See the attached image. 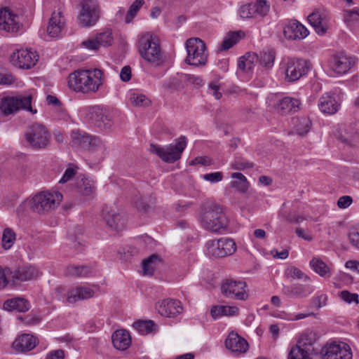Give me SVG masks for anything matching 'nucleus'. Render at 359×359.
I'll use <instances>...</instances> for the list:
<instances>
[{
    "mask_svg": "<svg viewBox=\"0 0 359 359\" xmlns=\"http://www.w3.org/2000/svg\"><path fill=\"white\" fill-rule=\"evenodd\" d=\"M102 76L99 69L76 70L68 76V86L76 93H95L102 86Z\"/></svg>",
    "mask_w": 359,
    "mask_h": 359,
    "instance_id": "nucleus-1",
    "label": "nucleus"
},
{
    "mask_svg": "<svg viewBox=\"0 0 359 359\" xmlns=\"http://www.w3.org/2000/svg\"><path fill=\"white\" fill-rule=\"evenodd\" d=\"M201 226L206 230L222 233L229 226V220L222 209L216 204L203 207L200 216Z\"/></svg>",
    "mask_w": 359,
    "mask_h": 359,
    "instance_id": "nucleus-2",
    "label": "nucleus"
},
{
    "mask_svg": "<svg viewBox=\"0 0 359 359\" xmlns=\"http://www.w3.org/2000/svg\"><path fill=\"white\" fill-rule=\"evenodd\" d=\"M138 51L145 60L160 65L163 62V56L160 46L154 41L152 35L145 34L142 35L137 42Z\"/></svg>",
    "mask_w": 359,
    "mask_h": 359,
    "instance_id": "nucleus-3",
    "label": "nucleus"
},
{
    "mask_svg": "<svg viewBox=\"0 0 359 359\" xmlns=\"http://www.w3.org/2000/svg\"><path fill=\"white\" fill-rule=\"evenodd\" d=\"M32 102L31 95L6 97L1 101L0 111L4 116H8L22 109L34 114L37 111L32 108Z\"/></svg>",
    "mask_w": 359,
    "mask_h": 359,
    "instance_id": "nucleus-4",
    "label": "nucleus"
},
{
    "mask_svg": "<svg viewBox=\"0 0 359 359\" xmlns=\"http://www.w3.org/2000/svg\"><path fill=\"white\" fill-rule=\"evenodd\" d=\"M280 69L284 71L286 81L294 82L308 73L309 62L306 60L287 57L282 60Z\"/></svg>",
    "mask_w": 359,
    "mask_h": 359,
    "instance_id": "nucleus-5",
    "label": "nucleus"
},
{
    "mask_svg": "<svg viewBox=\"0 0 359 359\" xmlns=\"http://www.w3.org/2000/svg\"><path fill=\"white\" fill-rule=\"evenodd\" d=\"M62 200V195L60 192L41 191L32 198L29 204L33 211L43 214L57 207Z\"/></svg>",
    "mask_w": 359,
    "mask_h": 359,
    "instance_id": "nucleus-6",
    "label": "nucleus"
},
{
    "mask_svg": "<svg viewBox=\"0 0 359 359\" xmlns=\"http://www.w3.org/2000/svg\"><path fill=\"white\" fill-rule=\"evenodd\" d=\"M175 141V144H170L165 147L151 144L150 151L156 154L166 163H174L180 158L182 153L187 146V139L184 136H181Z\"/></svg>",
    "mask_w": 359,
    "mask_h": 359,
    "instance_id": "nucleus-7",
    "label": "nucleus"
},
{
    "mask_svg": "<svg viewBox=\"0 0 359 359\" xmlns=\"http://www.w3.org/2000/svg\"><path fill=\"white\" fill-rule=\"evenodd\" d=\"M187 56L185 62L189 65H205L208 61V52L205 43L199 38H191L186 41Z\"/></svg>",
    "mask_w": 359,
    "mask_h": 359,
    "instance_id": "nucleus-8",
    "label": "nucleus"
},
{
    "mask_svg": "<svg viewBox=\"0 0 359 359\" xmlns=\"http://www.w3.org/2000/svg\"><path fill=\"white\" fill-rule=\"evenodd\" d=\"M28 145L34 149H42L50 143V135L46 127L40 123H33L25 134Z\"/></svg>",
    "mask_w": 359,
    "mask_h": 359,
    "instance_id": "nucleus-9",
    "label": "nucleus"
},
{
    "mask_svg": "<svg viewBox=\"0 0 359 359\" xmlns=\"http://www.w3.org/2000/svg\"><path fill=\"white\" fill-rule=\"evenodd\" d=\"M86 118L96 128L102 131H109L113 121L109 113L99 105L88 106L83 109Z\"/></svg>",
    "mask_w": 359,
    "mask_h": 359,
    "instance_id": "nucleus-10",
    "label": "nucleus"
},
{
    "mask_svg": "<svg viewBox=\"0 0 359 359\" xmlns=\"http://www.w3.org/2000/svg\"><path fill=\"white\" fill-rule=\"evenodd\" d=\"M79 6L80 11L77 18L79 23L84 27L94 26L100 13L97 2L95 0H83Z\"/></svg>",
    "mask_w": 359,
    "mask_h": 359,
    "instance_id": "nucleus-11",
    "label": "nucleus"
},
{
    "mask_svg": "<svg viewBox=\"0 0 359 359\" xmlns=\"http://www.w3.org/2000/svg\"><path fill=\"white\" fill-rule=\"evenodd\" d=\"M65 289L62 287L55 289V297L57 300L74 304L79 300H85L93 297L95 294L94 290L89 287L78 286L69 290L63 294Z\"/></svg>",
    "mask_w": 359,
    "mask_h": 359,
    "instance_id": "nucleus-12",
    "label": "nucleus"
},
{
    "mask_svg": "<svg viewBox=\"0 0 359 359\" xmlns=\"http://www.w3.org/2000/svg\"><path fill=\"white\" fill-rule=\"evenodd\" d=\"M38 60L39 55L32 48L16 50L11 56V62L20 69H31Z\"/></svg>",
    "mask_w": 359,
    "mask_h": 359,
    "instance_id": "nucleus-13",
    "label": "nucleus"
},
{
    "mask_svg": "<svg viewBox=\"0 0 359 359\" xmlns=\"http://www.w3.org/2000/svg\"><path fill=\"white\" fill-rule=\"evenodd\" d=\"M246 286L244 281L226 279L221 285V292L227 298L244 300L248 297Z\"/></svg>",
    "mask_w": 359,
    "mask_h": 359,
    "instance_id": "nucleus-14",
    "label": "nucleus"
},
{
    "mask_svg": "<svg viewBox=\"0 0 359 359\" xmlns=\"http://www.w3.org/2000/svg\"><path fill=\"white\" fill-rule=\"evenodd\" d=\"M209 252L218 257L232 255L236 249V243L231 238H222L219 240L210 241L208 243Z\"/></svg>",
    "mask_w": 359,
    "mask_h": 359,
    "instance_id": "nucleus-15",
    "label": "nucleus"
},
{
    "mask_svg": "<svg viewBox=\"0 0 359 359\" xmlns=\"http://www.w3.org/2000/svg\"><path fill=\"white\" fill-rule=\"evenodd\" d=\"M308 21L318 35H324L329 28L330 15L326 10L316 9L308 16Z\"/></svg>",
    "mask_w": 359,
    "mask_h": 359,
    "instance_id": "nucleus-16",
    "label": "nucleus"
},
{
    "mask_svg": "<svg viewBox=\"0 0 359 359\" xmlns=\"http://www.w3.org/2000/svg\"><path fill=\"white\" fill-rule=\"evenodd\" d=\"M322 359H352L351 348L345 344L342 346L333 343L325 345L320 351Z\"/></svg>",
    "mask_w": 359,
    "mask_h": 359,
    "instance_id": "nucleus-17",
    "label": "nucleus"
},
{
    "mask_svg": "<svg viewBox=\"0 0 359 359\" xmlns=\"http://www.w3.org/2000/svg\"><path fill=\"white\" fill-rule=\"evenodd\" d=\"M355 63V57L346 55L344 52L333 55L330 61L331 69L338 74L346 73Z\"/></svg>",
    "mask_w": 359,
    "mask_h": 359,
    "instance_id": "nucleus-18",
    "label": "nucleus"
},
{
    "mask_svg": "<svg viewBox=\"0 0 359 359\" xmlns=\"http://www.w3.org/2000/svg\"><path fill=\"white\" fill-rule=\"evenodd\" d=\"M340 105L339 95L332 93H325L322 95L318 103L320 111L326 114H335L339 109Z\"/></svg>",
    "mask_w": 359,
    "mask_h": 359,
    "instance_id": "nucleus-19",
    "label": "nucleus"
},
{
    "mask_svg": "<svg viewBox=\"0 0 359 359\" xmlns=\"http://www.w3.org/2000/svg\"><path fill=\"white\" fill-rule=\"evenodd\" d=\"M308 29L296 20H290L283 27L285 37L290 40H301L309 35Z\"/></svg>",
    "mask_w": 359,
    "mask_h": 359,
    "instance_id": "nucleus-20",
    "label": "nucleus"
},
{
    "mask_svg": "<svg viewBox=\"0 0 359 359\" xmlns=\"http://www.w3.org/2000/svg\"><path fill=\"white\" fill-rule=\"evenodd\" d=\"M73 142L81 148L88 151H95L103 146L102 142L99 137L91 136L86 133H74L73 136Z\"/></svg>",
    "mask_w": 359,
    "mask_h": 359,
    "instance_id": "nucleus-21",
    "label": "nucleus"
},
{
    "mask_svg": "<svg viewBox=\"0 0 359 359\" xmlns=\"http://www.w3.org/2000/svg\"><path fill=\"white\" fill-rule=\"evenodd\" d=\"M224 344L226 348L236 355L245 353L249 348L248 341L233 332L229 334Z\"/></svg>",
    "mask_w": 359,
    "mask_h": 359,
    "instance_id": "nucleus-22",
    "label": "nucleus"
},
{
    "mask_svg": "<svg viewBox=\"0 0 359 359\" xmlns=\"http://www.w3.org/2000/svg\"><path fill=\"white\" fill-rule=\"evenodd\" d=\"M157 310L162 316L174 318L182 312V306L178 300L165 299L158 305Z\"/></svg>",
    "mask_w": 359,
    "mask_h": 359,
    "instance_id": "nucleus-23",
    "label": "nucleus"
},
{
    "mask_svg": "<svg viewBox=\"0 0 359 359\" xmlns=\"http://www.w3.org/2000/svg\"><path fill=\"white\" fill-rule=\"evenodd\" d=\"M110 30L97 34L95 38H90L83 41L82 44L89 50H97L100 46H108L111 44L113 37Z\"/></svg>",
    "mask_w": 359,
    "mask_h": 359,
    "instance_id": "nucleus-24",
    "label": "nucleus"
},
{
    "mask_svg": "<svg viewBox=\"0 0 359 359\" xmlns=\"http://www.w3.org/2000/svg\"><path fill=\"white\" fill-rule=\"evenodd\" d=\"M102 215L107 225L111 230L118 231L123 229L125 219L115 209L106 208L102 210Z\"/></svg>",
    "mask_w": 359,
    "mask_h": 359,
    "instance_id": "nucleus-25",
    "label": "nucleus"
},
{
    "mask_svg": "<svg viewBox=\"0 0 359 359\" xmlns=\"http://www.w3.org/2000/svg\"><path fill=\"white\" fill-rule=\"evenodd\" d=\"M17 15L13 14L10 9L4 8L0 10V29L8 32H15L19 29L20 25L16 22Z\"/></svg>",
    "mask_w": 359,
    "mask_h": 359,
    "instance_id": "nucleus-26",
    "label": "nucleus"
},
{
    "mask_svg": "<svg viewBox=\"0 0 359 359\" xmlns=\"http://www.w3.org/2000/svg\"><path fill=\"white\" fill-rule=\"evenodd\" d=\"M65 27V18L60 11H54L49 20L46 32L50 37H59Z\"/></svg>",
    "mask_w": 359,
    "mask_h": 359,
    "instance_id": "nucleus-27",
    "label": "nucleus"
},
{
    "mask_svg": "<svg viewBox=\"0 0 359 359\" xmlns=\"http://www.w3.org/2000/svg\"><path fill=\"white\" fill-rule=\"evenodd\" d=\"M316 341V334L312 331H306L304 332L296 345L302 348L307 354L313 355H318V350L315 348L314 344Z\"/></svg>",
    "mask_w": 359,
    "mask_h": 359,
    "instance_id": "nucleus-28",
    "label": "nucleus"
},
{
    "mask_svg": "<svg viewBox=\"0 0 359 359\" xmlns=\"http://www.w3.org/2000/svg\"><path fill=\"white\" fill-rule=\"evenodd\" d=\"M313 291V289L309 285L302 284H293L290 286H284L283 288V294L290 297L304 298Z\"/></svg>",
    "mask_w": 359,
    "mask_h": 359,
    "instance_id": "nucleus-29",
    "label": "nucleus"
},
{
    "mask_svg": "<svg viewBox=\"0 0 359 359\" xmlns=\"http://www.w3.org/2000/svg\"><path fill=\"white\" fill-rule=\"evenodd\" d=\"M299 101L297 99L285 97L280 100L274 108L281 115H285L299 109Z\"/></svg>",
    "mask_w": 359,
    "mask_h": 359,
    "instance_id": "nucleus-30",
    "label": "nucleus"
},
{
    "mask_svg": "<svg viewBox=\"0 0 359 359\" xmlns=\"http://www.w3.org/2000/svg\"><path fill=\"white\" fill-rule=\"evenodd\" d=\"M111 340L115 348L121 351L126 350L131 344V337L128 332L125 330H116Z\"/></svg>",
    "mask_w": 359,
    "mask_h": 359,
    "instance_id": "nucleus-31",
    "label": "nucleus"
},
{
    "mask_svg": "<svg viewBox=\"0 0 359 359\" xmlns=\"http://www.w3.org/2000/svg\"><path fill=\"white\" fill-rule=\"evenodd\" d=\"M74 186L76 191L82 196H93L95 192L94 182L84 176H78Z\"/></svg>",
    "mask_w": 359,
    "mask_h": 359,
    "instance_id": "nucleus-32",
    "label": "nucleus"
},
{
    "mask_svg": "<svg viewBox=\"0 0 359 359\" xmlns=\"http://www.w3.org/2000/svg\"><path fill=\"white\" fill-rule=\"evenodd\" d=\"M11 273L13 282L18 283L36 278L39 275V271L34 266H29L15 270Z\"/></svg>",
    "mask_w": 359,
    "mask_h": 359,
    "instance_id": "nucleus-33",
    "label": "nucleus"
},
{
    "mask_svg": "<svg viewBox=\"0 0 359 359\" xmlns=\"http://www.w3.org/2000/svg\"><path fill=\"white\" fill-rule=\"evenodd\" d=\"M163 264L162 259L156 254L150 255L142 262V272L144 276H153Z\"/></svg>",
    "mask_w": 359,
    "mask_h": 359,
    "instance_id": "nucleus-34",
    "label": "nucleus"
},
{
    "mask_svg": "<svg viewBox=\"0 0 359 359\" xmlns=\"http://www.w3.org/2000/svg\"><path fill=\"white\" fill-rule=\"evenodd\" d=\"M36 345V338L31 334H24L15 339L13 343V348L21 352H26L32 350Z\"/></svg>",
    "mask_w": 359,
    "mask_h": 359,
    "instance_id": "nucleus-35",
    "label": "nucleus"
},
{
    "mask_svg": "<svg viewBox=\"0 0 359 359\" xmlns=\"http://www.w3.org/2000/svg\"><path fill=\"white\" fill-rule=\"evenodd\" d=\"M344 142L353 145L359 142V121L348 125L344 129V135L341 136Z\"/></svg>",
    "mask_w": 359,
    "mask_h": 359,
    "instance_id": "nucleus-36",
    "label": "nucleus"
},
{
    "mask_svg": "<svg viewBox=\"0 0 359 359\" xmlns=\"http://www.w3.org/2000/svg\"><path fill=\"white\" fill-rule=\"evenodd\" d=\"M30 308L29 302L24 298L15 297L6 300L4 303V309L7 311L26 312Z\"/></svg>",
    "mask_w": 359,
    "mask_h": 359,
    "instance_id": "nucleus-37",
    "label": "nucleus"
},
{
    "mask_svg": "<svg viewBox=\"0 0 359 359\" xmlns=\"http://www.w3.org/2000/svg\"><path fill=\"white\" fill-rule=\"evenodd\" d=\"M244 36L245 33L241 30L228 32L218 48V50L224 51L230 49Z\"/></svg>",
    "mask_w": 359,
    "mask_h": 359,
    "instance_id": "nucleus-38",
    "label": "nucleus"
},
{
    "mask_svg": "<svg viewBox=\"0 0 359 359\" xmlns=\"http://www.w3.org/2000/svg\"><path fill=\"white\" fill-rule=\"evenodd\" d=\"M310 266L321 277L330 276L332 275V264H327L318 257H313L310 261Z\"/></svg>",
    "mask_w": 359,
    "mask_h": 359,
    "instance_id": "nucleus-39",
    "label": "nucleus"
},
{
    "mask_svg": "<svg viewBox=\"0 0 359 359\" xmlns=\"http://www.w3.org/2000/svg\"><path fill=\"white\" fill-rule=\"evenodd\" d=\"M259 60V55L255 53H247L238 59V67L243 72L251 70L255 62Z\"/></svg>",
    "mask_w": 359,
    "mask_h": 359,
    "instance_id": "nucleus-40",
    "label": "nucleus"
},
{
    "mask_svg": "<svg viewBox=\"0 0 359 359\" xmlns=\"http://www.w3.org/2000/svg\"><path fill=\"white\" fill-rule=\"evenodd\" d=\"M294 124L296 133L300 136L307 134L312 126L311 121L306 116L297 118Z\"/></svg>",
    "mask_w": 359,
    "mask_h": 359,
    "instance_id": "nucleus-41",
    "label": "nucleus"
},
{
    "mask_svg": "<svg viewBox=\"0 0 359 359\" xmlns=\"http://www.w3.org/2000/svg\"><path fill=\"white\" fill-rule=\"evenodd\" d=\"M232 178L236 179V180L231 182V187L236 189L238 192L244 194L245 193L249 187L247 178L241 172H233L231 175Z\"/></svg>",
    "mask_w": 359,
    "mask_h": 359,
    "instance_id": "nucleus-42",
    "label": "nucleus"
},
{
    "mask_svg": "<svg viewBox=\"0 0 359 359\" xmlns=\"http://www.w3.org/2000/svg\"><path fill=\"white\" fill-rule=\"evenodd\" d=\"M66 274L69 276L88 277L93 274V270L88 266H70L67 267Z\"/></svg>",
    "mask_w": 359,
    "mask_h": 359,
    "instance_id": "nucleus-43",
    "label": "nucleus"
},
{
    "mask_svg": "<svg viewBox=\"0 0 359 359\" xmlns=\"http://www.w3.org/2000/svg\"><path fill=\"white\" fill-rule=\"evenodd\" d=\"M275 57L276 53L273 50L262 51L259 55L258 62L264 68L271 69L273 66Z\"/></svg>",
    "mask_w": 359,
    "mask_h": 359,
    "instance_id": "nucleus-44",
    "label": "nucleus"
},
{
    "mask_svg": "<svg viewBox=\"0 0 359 359\" xmlns=\"http://www.w3.org/2000/svg\"><path fill=\"white\" fill-rule=\"evenodd\" d=\"M344 20L349 27L359 25V8L355 7L353 9L345 11Z\"/></svg>",
    "mask_w": 359,
    "mask_h": 359,
    "instance_id": "nucleus-45",
    "label": "nucleus"
},
{
    "mask_svg": "<svg viewBox=\"0 0 359 359\" xmlns=\"http://www.w3.org/2000/svg\"><path fill=\"white\" fill-rule=\"evenodd\" d=\"M182 82H184V80L182 79V74H177V76L170 78L165 81L163 86L164 88L172 92L182 88Z\"/></svg>",
    "mask_w": 359,
    "mask_h": 359,
    "instance_id": "nucleus-46",
    "label": "nucleus"
},
{
    "mask_svg": "<svg viewBox=\"0 0 359 359\" xmlns=\"http://www.w3.org/2000/svg\"><path fill=\"white\" fill-rule=\"evenodd\" d=\"M155 325L152 320H138L133 324V327L141 334H147L153 331Z\"/></svg>",
    "mask_w": 359,
    "mask_h": 359,
    "instance_id": "nucleus-47",
    "label": "nucleus"
},
{
    "mask_svg": "<svg viewBox=\"0 0 359 359\" xmlns=\"http://www.w3.org/2000/svg\"><path fill=\"white\" fill-rule=\"evenodd\" d=\"M316 355H313L312 354H307L304 352L302 348L299 347L297 345L293 346L289 353H288V359H313Z\"/></svg>",
    "mask_w": 359,
    "mask_h": 359,
    "instance_id": "nucleus-48",
    "label": "nucleus"
},
{
    "mask_svg": "<svg viewBox=\"0 0 359 359\" xmlns=\"http://www.w3.org/2000/svg\"><path fill=\"white\" fill-rule=\"evenodd\" d=\"M16 239L14 231L11 228H6L2 235V247L5 250L10 249Z\"/></svg>",
    "mask_w": 359,
    "mask_h": 359,
    "instance_id": "nucleus-49",
    "label": "nucleus"
},
{
    "mask_svg": "<svg viewBox=\"0 0 359 359\" xmlns=\"http://www.w3.org/2000/svg\"><path fill=\"white\" fill-rule=\"evenodd\" d=\"M252 3L257 15L265 17L268 15L270 10V4L268 1H256Z\"/></svg>",
    "mask_w": 359,
    "mask_h": 359,
    "instance_id": "nucleus-50",
    "label": "nucleus"
},
{
    "mask_svg": "<svg viewBox=\"0 0 359 359\" xmlns=\"http://www.w3.org/2000/svg\"><path fill=\"white\" fill-rule=\"evenodd\" d=\"M133 202L135 208L140 211L146 212L150 208V203H151V197L137 196L135 195L133 199Z\"/></svg>",
    "mask_w": 359,
    "mask_h": 359,
    "instance_id": "nucleus-51",
    "label": "nucleus"
},
{
    "mask_svg": "<svg viewBox=\"0 0 359 359\" xmlns=\"http://www.w3.org/2000/svg\"><path fill=\"white\" fill-rule=\"evenodd\" d=\"M144 4V0H135L130 6L129 10L126 14L125 21L126 23H130L134 17L137 15L140 8Z\"/></svg>",
    "mask_w": 359,
    "mask_h": 359,
    "instance_id": "nucleus-52",
    "label": "nucleus"
},
{
    "mask_svg": "<svg viewBox=\"0 0 359 359\" xmlns=\"http://www.w3.org/2000/svg\"><path fill=\"white\" fill-rule=\"evenodd\" d=\"M239 15L243 19L252 18L255 16L252 3L246 4L240 7L238 10Z\"/></svg>",
    "mask_w": 359,
    "mask_h": 359,
    "instance_id": "nucleus-53",
    "label": "nucleus"
},
{
    "mask_svg": "<svg viewBox=\"0 0 359 359\" xmlns=\"http://www.w3.org/2000/svg\"><path fill=\"white\" fill-rule=\"evenodd\" d=\"M130 100L137 107H145L150 104V100L143 94L133 93L130 97Z\"/></svg>",
    "mask_w": 359,
    "mask_h": 359,
    "instance_id": "nucleus-54",
    "label": "nucleus"
},
{
    "mask_svg": "<svg viewBox=\"0 0 359 359\" xmlns=\"http://www.w3.org/2000/svg\"><path fill=\"white\" fill-rule=\"evenodd\" d=\"M285 274L288 277L297 279H304L309 280L310 278L308 276L305 275L299 269L294 266H290L285 270Z\"/></svg>",
    "mask_w": 359,
    "mask_h": 359,
    "instance_id": "nucleus-55",
    "label": "nucleus"
},
{
    "mask_svg": "<svg viewBox=\"0 0 359 359\" xmlns=\"http://www.w3.org/2000/svg\"><path fill=\"white\" fill-rule=\"evenodd\" d=\"M339 297L342 300L348 304H351L353 302L355 303V304H359V296L356 293H351L348 290H342L339 293Z\"/></svg>",
    "mask_w": 359,
    "mask_h": 359,
    "instance_id": "nucleus-56",
    "label": "nucleus"
},
{
    "mask_svg": "<svg viewBox=\"0 0 359 359\" xmlns=\"http://www.w3.org/2000/svg\"><path fill=\"white\" fill-rule=\"evenodd\" d=\"M315 316V313L313 312H307V313H298V314L285 312V313H284L283 318L287 320H290V321H295V320H299L306 318L309 316Z\"/></svg>",
    "mask_w": 359,
    "mask_h": 359,
    "instance_id": "nucleus-57",
    "label": "nucleus"
},
{
    "mask_svg": "<svg viewBox=\"0 0 359 359\" xmlns=\"http://www.w3.org/2000/svg\"><path fill=\"white\" fill-rule=\"evenodd\" d=\"M348 238L351 244L359 250V224L350 231Z\"/></svg>",
    "mask_w": 359,
    "mask_h": 359,
    "instance_id": "nucleus-58",
    "label": "nucleus"
},
{
    "mask_svg": "<svg viewBox=\"0 0 359 359\" xmlns=\"http://www.w3.org/2000/svg\"><path fill=\"white\" fill-rule=\"evenodd\" d=\"M327 296L325 294L317 295L311 299V304L319 309L325 306L327 304Z\"/></svg>",
    "mask_w": 359,
    "mask_h": 359,
    "instance_id": "nucleus-59",
    "label": "nucleus"
},
{
    "mask_svg": "<svg viewBox=\"0 0 359 359\" xmlns=\"http://www.w3.org/2000/svg\"><path fill=\"white\" fill-rule=\"evenodd\" d=\"M182 79L184 80V82L193 84L196 86H201L202 79L199 76L193 74H182Z\"/></svg>",
    "mask_w": 359,
    "mask_h": 359,
    "instance_id": "nucleus-60",
    "label": "nucleus"
},
{
    "mask_svg": "<svg viewBox=\"0 0 359 359\" xmlns=\"http://www.w3.org/2000/svg\"><path fill=\"white\" fill-rule=\"evenodd\" d=\"M203 178L212 183H217L222 180L223 175L221 172H210L203 175Z\"/></svg>",
    "mask_w": 359,
    "mask_h": 359,
    "instance_id": "nucleus-61",
    "label": "nucleus"
},
{
    "mask_svg": "<svg viewBox=\"0 0 359 359\" xmlns=\"http://www.w3.org/2000/svg\"><path fill=\"white\" fill-rule=\"evenodd\" d=\"M231 166L235 170H243L246 168H252L253 163L241 159H236L232 163Z\"/></svg>",
    "mask_w": 359,
    "mask_h": 359,
    "instance_id": "nucleus-62",
    "label": "nucleus"
},
{
    "mask_svg": "<svg viewBox=\"0 0 359 359\" xmlns=\"http://www.w3.org/2000/svg\"><path fill=\"white\" fill-rule=\"evenodd\" d=\"M353 202V198L349 196H343L337 201V205L339 208H346L349 207Z\"/></svg>",
    "mask_w": 359,
    "mask_h": 359,
    "instance_id": "nucleus-63",
    "label": "nucleus"
},
{
    "mask_svg": "<svg viewBox=\"0 0 359 359\" xmlns=\"http://www.w3.org/2000/svg\"><path fill=\"white\" fill-rule=\"evenodd\" d=\"M65 352L62 349L50 351L46 355L45 359H64Z\"/></svg>",
    "mask_w": 359,
    "mask_h": 359,
    "instance_id": "nucleus-64",
    "label": "nucleus"
}]
</instances>
